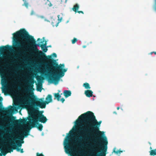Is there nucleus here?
Wrapping results in <instances>:
<instances>
[{
    "mask_svg": "<svg viewBox=\"0 0 156 156\" xmlns=\"http://www.w3.org/2000/svg\"><path fill=\"white\" fill-rule=\"evenodd\" d=\"M43 112L38 110L31 111L28 112L29 115L28 120L30 124L31 128L36 126L34 123L38 124V122L45 123L47 121L48 119L42 114Z\"/></svg>",
    "mask_w": 156,
    "mask_h": 156,
    "instance_id": "obj_3",
    "label": "nucleus"
},
{
    "mask_svg": "<svg viewBox=\"0 0 156 156\" xmlns=\"http://www.w3.org/2000/svg\"><path fill=\"white\" fill-rule=\"evenodd\" d=\"M30 80H33V79H30Z\"/></svg>",
    "mask_w": 156,
    "mask_h": 156,
    "instance_id": "obj_51",
    "label": "nucleus"
},
{
    "mask_svg": "<svg viewBox=\"0 0 156 156\" xmlns=\"http://www.w3.org/2000/svg\"><path fill=\"white\" fill-rule=\"evenodd\" d=\"M69 140H66L65 143V148L66 153L71 154L72 153H76V149L72 145L69 143Z\"/></svg>",
    "mask_w": 156,
    "mask_h": 156,
    "instance_id": "obj_8",
    "label": "nucleus"
},
{
    "mask_svg": "<svg viewBox=\"0 0 156 156\" xmlns=\"http://www.w3.org/2000/svg\"><path fill=\"white\" fill-rule=\"evenodd\" d=\"M63 94L65 97L66 98L71 95V92L70 90H65Z\"/></svg>",
    "mask_w": 156,
    "mask_h": 156,
    "instance_id": "obj_15",
    "label": "nucleus"
},
{
    "mask_svg": "<svg viewBox=\"0 0 156 156\" xmlns=\"http://www.w3.org/2000/svg\"><path fill=\"white\" fill-rule=\"evenodd\" d=\"M77 41V39L76 38H74L73 40H72V42L73 44H74Z\"/></svg>",
    "mask_w": 156,
    "mask_h": 156,
    "instance_id": "obj_28",
    "label": "nucleus"
},
{
    "mask_svg": "<svg viewBox=\"0 0 156 156\" xmlns=\"http://www.w3.org/2000/svg\"><path fill=\"white\" fill-rule=\"evenodd\" d=\"M43 42H44V41H42V42H41V43H42Z\"/></svg>",
    "mask_w": 156,
    "mask_h": 156,
    "instance_id": "obj_54",
    "label": "nucleus"
},
{
    "mask_svg": "<svg viewBox=\"0 0 156 156\" xmlns=\"http://www.w3.org/2000/svg\"><path fill=\"white\" fill-rule=\"evenodd\" d=\"M83 86L86 89H90V88L89 84L87 83H84L83 85Z\"/></svg>",
    "mask_w": 156,
    "mask_h": 156,
    "instance_id": "obj_22",
    "label": "nucleus"
},
{
    "mask_svg": "<svg viewBox=\"0 0 156 156\" xmlns=\"http://www.w3.org/2000/svg\"><path fill=\"white\" fill-rule=\"evenodd\" d=\"M21 101L22 104L23 105H28L30 104H34L37 106H38L41 108H45L46 105L47 104L45 101L42 102L39 100H37L34 102V99L32 98L28 94H23L21 97Z\"/></svg>",
    "mask_w": 156,
    "mask_h": 156,
    "instance_id": "obj_4",
    "label": "nucleus"
},
{
    "mask_svg": "<svg viewBox=\"0 0 156 156\" xmlns=\"http://www.w3.org/2000/svg\"><path fill=\"white\" fill-rule=\"evenodd\" d=\"M3 81H4V82H5V80H3Z\"/></svg>",
    "mask_w": 156,
    "mask_h": 156,
    "instance_id": "obj_47",
    "label": "nucleus"
},
{
    "mask_svg": "<svg viewBox=\"0 0 156 156\" xmlns=\"http://www.w3.org/2000/svg\"><path fill=\"white\" fill-rule=\"evenodd\" d=\"M39 39H40V38H38V39H37V41L39 40Z\"/></svg>",
    "mask_w": 156,
    "mask_h": 156,
    "instance_id": "obj_52",
    "label": "nucleus"
},
{
    "mask_svg": "<svg viewBox=\"0 0 156 156\" xmlns=\"http://www.w3.org/2000/svg\"><path fill=\"white\" fill-rule=\"evenodd\" d=\"M149 144L150 145H151V143H149Z\"/></svg>",
    "mask_w": 156,
    "mask_h": 156,
    "instance_id": "obj_49",
    "label": "nucleus"
},
{
    "mask_svg": "<svg viewBox=\"0 0 156 156\" xmlns=\"http://www.w3.org/2000/svg\"><path fill=\"white\" fill-rule=\"evenodd\" d=\"M113 113L114 114H115L116 115H117V113L116 112H115H115H113Z\"/></svg>",
    "mask_w": 156,
    "mask_h": 156,
    "instance_id": "obj_39",
    "label": "nucleus"
},
{
    "mask_svg": "<svg viewBox=\"0 0 156 156\" xmlns=\"http://www.w3.org/2000/svg\"><path fill=\"white\" fill-rule=\"evenodd\" d=\"M60 100L62 103H63L64 101H65V99L64 98H61Z\"/></svg>",
    "mask_w": 156,
    "mask_h": 156,
    "instance_id": "obj_33",
    "label": "nucleus"
},
{
    "mask_svg": "<svg viewBox=\"0 0 156 156\" xmlns=\"http://www.w3.org/2000/svg\"><path fill=\"white\" fill-rule=\"evenodd\" d=\"M59 15H58V20H59Z\"/></svg>",
    "mask_w": 156,
    "mask_h": 156,
    "instance_id": "obj_45",
    "label": "nucleus"
},
{
    "mask_svg": "<svg viewBox=\"0 0 156 156\" xmlns=\"http://www.w3.org/2000/svg\"><path fill=\"white\" fill-rule=\"evenodd\" d=\"M62 19V18H61L60 20H60V21ZM59 22H57V23H56V25H55V26H56V27H57V26H58V23H59Z\"/></svg>",
    "mask_w": 156,
    "mask_h": 156,
    "instance_id": "obj_35",
    "label": "nucleus"
},
{
    "mask_svg": "<svg viewBox=\"0 0 156 156\" xmlns=\"http://www.w3.org/2000/svg\"><path fill=\"white\" fill-rule=\"evenodd\" d=\"M27 90H25L24 91V92H25V93L27 92Z\"/></svg>",
    "mask_w": 156,
    "mask_h": 156,
    "instance_id": "obj_42",
    "label": "nucleus"
},
{
    "mask_svg": "<svg viewBox=\"0 0 156 156\" xmlns=\"http://www.w3.org/2000/svg\"><path fill=\"white\" fill-rule=\"evenodd\" d=\"M41 90H42V89H41V87H40V88H37V90L38 91H41Z\"/></svg>",
    "mask_w": 156,
    "mask_h": 156,
    "instance_id": "obj_32",
    "label": "nucleus"
},
{
    "mask_svg": "<svg viewBox=\"0 0 156 156\" xmlns=\"http://www.w3.org/2000/svg\"><path fill=\"white\" fill-rule=\"evenodd\" d=\"M79 8V5L76 4L74 5L72 8V9L73 11H74L75 12H77L78 11V10Z\"/></svg>",
    "mask_w": 156,
    "mask_h": 156,
    "instance_id": "obj_19",
    "label": "nucleus"
},
{
    "mask_svg": "<svg viewBox=\"0 0 156 156\" xmlns=\"http://www.w3.org/2000/svg\"><path fill=\"white\" fill-rule=\"evenodd\" d=\"M33 84H32V85H31V86H30L31 87H30V89H33Z\"/></svg>",
    "mask_w": 156,
    "mask_h": 156,
    "instance_id": "obj_37",
    "label": "nucleus"
},
{
    "mask_svg": "<svg viewBox=\"0 0 156 156\" xmlns=\"http://www.w3.org/2000/svg\"><path fill=\"white\" fill-rule=\"evenodd\" d=\"M47 47H51V45H49V46H47Z\"/></svg>",
    "mask_w": 156,
    "mask_h": 156,
    "instance_id": "obj_43",
    "label": "nucleus"
},
{
    "mask_svg": "<svg viewBox=\"0 0 156 156\" xmlns=\"http://www.w3.org/2000/svg\"><path fill=\"white\" fill-rule=\"evenodd\" d=\"M12 50V47L9 45H7L5 46H2L0 47V54H2L4 52L11 51Z\"/></svg>",
    "mask_w": 156,
    "mask_h": 156,
    "instance_id": "obj_11",
    "label": "nucleus"
},
{
    "mask_svg": "<svg viewBox=\"0 0 156 156\" xmlns=\"http://www.w3.org/2000/svg\"><path fill=\"white\" fill-rule=\"evenodd\" d=\"M119 108H120L119 107H117V109L118 110H119Z\"/></svg>",
    "mask_w": 156,
    "mask_h": 156,
    "instance_id": "obj_40",
    "label": "nucleus"
},
{
    "mask_svg": "<svg viewBox=\"0 0 156 156\" xmlns=\"http://www.w3.org/2000/svg\"><path fill=\"white\" fill-rule=\"evenodd\" d=\"M68 139H69L70 138L69 137H68Z\"/></svg>",
    "mask_w": 156,
    "mask_h": 156,
    "instance_id": "obj_53",
    "label": "nucleus"
},
{
    "mask_svg": "<svg viewBox=\"0 0 156 156\" xmlns=\"http://www.w3.org/2000/svg\"><path fill=\"white\" fill-rule=\"evenodd\" d=\"M154 53L155 54H156V52H154Z\"/></svg>",
    "mask_w": 156,
    "mask_h": 156,
    "instance_id": "obj_46",
    "label": "nucleus"
},
{
    "mask_svg": "<svg viewBox=\"0 0 156 156\" xmlns=\"http://www.w3.org/2000/svg\"><path fill=\"white\" fill-rule=\"evenodd\" d=\"M2 91H3V92H4V91H3V90H2Z\"/></svg>",
    "mask_w": 156,
    "mask_h": 156,
    "instance_id": "obj_57",
    "label": "nucleus"
},
{
    "mask_svg": "<svg viewBox=\"0 0 156 156\" xmlns=\"http://www.w3.org/2000/svg\"><path fill=\"white\" fill-rule=\"evenodd\" d=\"M150 155L151 156H155L156 155V149L151 150L150 151Z\"/></svg>",
    "mask_w": 156,
    "mask_h": 156,
    "instance_id": "obj_21",
    "label": "nucleus"
},
{
    "mask_svg": "<svg viewBox=\"0 0 156 156\" xmlns=\"http://www.w3.org/2000/svg\"><path fill=\"white\" fill-rule=\"evenodd\" d=\"M20 139L21 140L20 142L19 141L17 142L16 143V146L17 147H20L22 146V144H23L24 143V141H23V136L22 135H20Z\"/></svg>",
    "mask_w": 156,
    "mask_h": 156,
    "instance_id": "obj_13",
    "label": "nucleus"
},
{
    "mask_svg": "<svg viewBox=\"0 0 156 156\" xmlns=\"http://www.w3.org/2000/svg\"><path fill=\"white\" fill-rule=\"evenodd\" d=\"M46 101L45 102L47 104H48L49 103L51 102L52 101V96L51 95H48L46 98Z\"/></svg>",
    "mask_w": 156,
    "mask_h": 156,
    "instance_id": "obj_16",
    "label": "nucleus"
},
{
    "mask_svg": "<svg viewBox=\"0 0 156 156\" xmlns=\"http://www.w3.org/2000/svg\"><path fill=\"white\" fill-rule=\"evenodd\" d=\"M14 134L13 133H12V135H11L9 136V137L11 138L12 139V141H16L17 139H19V138H17L15 137L14 135Z\"/></svg>",
    "mask_w": 156,
    "mask_h": 156,
    "instance_id": "obj_23",
    "label": "nucleus"
},
{
    "mask_svg": "<svg viewBox=\"0 0 156 156\" xmlns=\"http://www.w3.org/2000/svg\"><path fill=\"white\" fill-rule=\"evenodd\" d=\"M20 114H21V112H20Z\"/></svg>",
    "mask_w": 156,
    "mask_h": 156,
    "instance_id": "obj_58",
    "label": "nucleus"
},
{
    "mask_svg": "<svg viewBox=\"0 0 156 156\" xmlns=\"http://www.w3.org/2000/svg\"><path fill=\"white\" fill-rule=\"evenodd\" d=\"M30 40L32 41L33 46L32 47V50L35 53V55L39 58H41V57H44V58L45 60V57H47L45 56V54L42 51L39 50L37 48V47L38 46H44L46 47L47 42L45 41L44 44H36V41L33 36L31 37Z\"/></svg>",
    "mask_w": 156,
    "mask_h": 156,
    "instance_id": "obj_5",
    "label": "nucleus"
},
{
    "mask_svg": "<svg viewBox=\"0 0 156 156\" xmlns=\"http://www.w3.org/2000/svg\"><path fill=\"white\" fill-rule=\"evenodd\" d=\"M38 77H40V76H38Z\"/></svg>",
    "mask_w": 156,
    "mask_h": 156,
    "instance_id": "obj_55",
    "label": "nucleus"
},
{
    "mask_svg": "<svg viewBox=\"0 0 156 156\" xmlns=\"http://www.w3.org/2000/svg\"><path fill=\"white\" fill-rule=\"evenodd\" d=\"M13 40L14 41V46L19 51V53H24V52L22 50L24 49L25 45L23 41H22L21 42L19 41V38L25 40L26 42L29 43L30 48L32 50L33 44L30 39L31 37L32 36L29 35L25 29H21L19 31L13 33Z\"/></svg>",
    "mask_w": 156,
    "mask_h": 156,
    "instance_id": "obj_2",
    "label": "nucleus"
},
{
    "mask_svg": "<svg viewBox=\"0 0 156 156\" xmlns=\"http://www.w3.org/2000/svg\"><path fill=\"white\" fill-rule=\"evenodd\" d=\"M84 94L87 97L90 98L93 96V92L91 90H88L85 91Z\"/></svg>",
    "mask_w": 156,
    "mask_h": 156,
    "instance_id": "obj_12",
    "label": "nucleus"
},
{
    "mask_svg": "<svg viewBox=\"0 0 156 156\" xmlns=\"http://www.w3.org/2000/svg\"><path fill=\"white\" fill-rule=\"evenodd\" d=\"M45 60L48 61L51 65L50 68L52 71H60L62 68L64 67V64H60L58 65L55 60L52 59L51 55H48L45 57Z\"/></svg>",
    "mask_w": 156,
    "mask_h": 156,
    "instance_id": "obj_7",
    "label": "nucleus"
},
{
    "mask_svg": "<svg viewBox=\"0 0 156 156\" xmlns=\"http://www.w3.org/2000/svg\"><path fill=\"white\" fill-rule=\"evenodd\" d=\"M10 111V110L5 108H4L2 107V104L1 102H0V112H2L3 113H7Z\"/></svg>",
    "mask_w": 156,
    "mask_h": 156,
    "instance_id": "obj_14",
    "label": "nucleus"
},
{
    "mask_svg": "<svg viewBox=\"0 0 156 156\" xmlns=\"http://www.w3.org/2000/svg\"><path fill=\"white\" fill-rule=\"evenodd\" d=\"M12 140H10L9 144L7 145L8 150L9 152H12L14 150H16V146L14 142H12Z\"/></svg>",
    "mask_w": 156,
    "mask_h": 156,
    "instance_id": "obj_10",
    "label": "nucleus"
},
{
    "mask_svg": "<svg viewBox=\"0 0 156 156\" xmlns=\"http://www.w3.org/2000/svg\"><path fill=\"white\" fill-rule=\"evenodd\" d=\"M150 149L151 150H152V148L151 147H150Z\"/></svg>",
    "mask_w": 156,
    "mask_h": 156,
    "instance_id": "obj_41",
    "label": "nucleus"
},
{
    "mask_svg": "<svg viewBox=\"0 0 156 156\" xmlns=\"http://www.w3.org/2000/svg\"><path fill=\"white\" fill-rule=\"evenodd\" d=\"M26 121L25 120L20 119L19 120H16L14 121V123L15 125H18L20 124L23 123Z\"/></svg>",
    "mask_w": 156,
    "mask_h": 156,
    "instance_id": "obj_17",
    "label": "nucleus"
},
{
    "mask_svg": "<svg viewBox=\"0 0 156 156\" xmlns=\"http://www.w3.org/2000/svg\"><path fill=\"white\" fill-rule=\"evenodd\" d=\"M36 156H44L42 154H40L38 153H37L36 154Z\"/></svg>",
    "mask_w": 156,
    "mask_h": 156,
    "instance_id": "obj_30",
    "label": "nucleus"
},
{
    "mask_svg": "<svg viewBox=\"0 0 156 156\" xmlns=\"http://www.w3.org/2000/svg\"><path fill=\"white\" fill-rule=\"evenodd\" d=\"M86 47V45H83V48H85Z\"/></svg>",
    "mask_w": 156,
    "mask_h": 156,
    "instance_id": "obj_38",
    "label": "nucleus"
},
{
    "mask_svg": "<svg viewBox=\"0 0 156 156\" xmlns=\"http://www.w3.org/2000/svg\"><path fill=\"white\" fill-rule=\"evenodd\" d=\"M42 50H43L44 52H46L48 50V49L47 48V47H44V46H40Z\"/></svg>",
    "mask_w": 156,
    "mask_h": 156,
    "instance_id": "obj_24",
    "label": "nucleus"
},
{
    "mask_svg": "<svg viewBox=\"0 0 156 156\" xmlns=\"http://www.w3.org/2000/svg\"><path fill=\"white\" fill-rule=\"evenodd\" d=\"M0 127L2 128H3L2 126L1 125H0Z\"/></svg>",
    "mask_w": 156,
    "mask_h": 156,
    "instance_id": "obj_44",
    "label": "nucleus"
},
{
    "mask_svg": "<svg viewBox=\"0 0 156 156\" xmlns=\"http://www.w3.org/2000/svg\"><path fill=\"white\" fill-rule=\"evenodd\" d=\"M52 56L54 57H57V55L55 53H53L52 54Z\"/></svg>",
    "mask_w": 156,
    "mask_h": 156,
    "instance_id": "obj_31",
    "label": "nucleus"
},
{
    "mask_svg": "<svg viewBox=\"0 0 156 156\" xmlns=\"http://www.w3.org/2000/svg\"><path fill=\"white\" fill-rule=\"evenodd\" d=\"M34 123V124L35 125H36V126L34 127H37L39 130H40V131H42V128H43V126L42 124H39V123H38V124H37L35 123Z\"/></svg>",
    "mask_w": 156,
    "mask_h": 156,
    "instance_id": "obj_18",
    "label": "nucleus"
},
{
    "mask_svg": "<svg viewBox=\"0 0 156 156\" xmlns=\"http://www.w3.org/2000/svg\"><path fill=\"white\" fill-rule=\"evenodd\" d=\"M115 149H116L115 148H114V150H113V152L115 153V154H118L119 153H120L121 152H122V151H120L118 150L117 151H115Z\"/></svg>",
    "mask_w": 156,
    "mask_h": 156,
    "instance_id": "obj_27",
    "label": "nucleus"
},
{
    "mask_svg": "<svg viewBox=\"0 0 156 156\" xmlns=\"http://www.w3.org/2000/svg\"><path fill=\"white\" fill-rule=\"evenodd\" d=\"M16 151L18 152L20 151L21 153H23V149L19 148L18 147H16Z\"/></svg>",
    "mask_w": 156,
    "mask_h": 156,
    "instance_id": "obj_25",
    "label": "nucleus"
},
{
    "mask_svg": "<svg viewBox=\"0 0 156 156\" xmlns=\"http://www.w3.org/2000/svg\"><path fill=\"white\" fill-rule=\"evenodd\" d=\"M82 122L85 124L84 127L80 129L81 130L80 132L81 136H79L76 142L78 144L83 141H87L91 139L95 136L96 139L94 141L95 144L92 146V150L93 151L98 152L101 150L102 153H100L98 156H105V152L107 149L108 142L106 136L103 138L101 136L103 132L100 131L99 127L100 126L102 121L98 122L96 119L94 113L90 111H87L80 115L75 122L76 127L81 126Z\"/></svg>",
    "mask_w": 156,
    "mask_h": 156,
    "instance_id": "obj_1",
    "label": "nucleus"
},
{
    "mask_svg": "<svg viewBox=\"0 0 156 156\" xmlns=\"http://www.w3.org/2000/svg\"><path fill=\"white\" fill-rule=\"evenodd\" d=\"M6 154V153H5V154H3V155H5Z\"/></svg>",
    "mask_w": 156,
    "mask_h": 156,
    "instance_id": "obj_48",
    "label": "nucleus"
},
{
    "mask_svg": "<svg viewBox=\"0 0 156 156\" xmlns=\"http://www.w3.org/2000/svg\"><path fill=\"white\" fill-rule=\"evenodd\" d=\"M10 65L9 63L5 60V64L2 66H0V75L2 77L4 73L5 70L7 68L10 66Z\"/></svg>",
    "mask_w": 156,
    "mask_h": 156,
    "instance_id": "obj_9",
    "label": "nucleus"
},
{
    "mask_svg": "<svg viewBox=\"0 0 156 156\" xmlns=\"http://www.w3.org/2000/svg\"><path fill=\"white\" fill-rule=\"evenodd\" d=\"M52 71L51 75L49 76V80L51 82H55L56 83L58 82L60 77L64 76V73L67 71V69L62 68L60 71Z\"/></svg>",
    "mask_w": 156,
    "mask_h": 156,
    "instance_id": "obj_6",
    "label": "nucleus"
},
{
    "mask_svg": "<svg viewBox=\"0 0 156 156\" xmlns=\"http://www.w3.org/2000/svg\"><path fill=\"white\" fill-rule=\"evenodd\" d=\"M77 12L79 13H82L83 14L84 13L82 11H78Z\"/></svg>",
    "mask_w": 156,
    "mask_h": 156,
    "instance_id": "obj_34",
    "label": "nucleus"
},
{
    "mask_svg": "<svg viewBox=\"0 0 156 156\" xmlns=\"http://www.w3.org/2000/svg\"><path fill=\"white\" fill-rule=\"evenodd\" d=\"M3 98L1 97H0V101H2V100Z\"/></svg>",
    "mask_w": 156,
    "mask_h": 156,
    "instance_id": "obj_36",
    "label": "nucleus"
},
{
    "mask_svg": "<svg viewBox=\"0 0 156 156\" xmlns=\"http://www.w3.org/2000/svg\"><path fill=\"white\" fill-rule=\"evenodd\" d=\"M29 135V131H26L24 132L23 133V135L25 137H26L27 136Z\"/></svg>",
    "mask_w": 156,
    "mask_h": 156,
    "instance_id": "obj_26",
    "label": "nucleus"
},
{
    "mask_svg": "<svg viewBox=\"0 0 156 156\" xmlns=\"http://www.w3.org/2000/svg\"><path fill=\"white\" fill-rule=\"evenodd\" d=\"M55 99H56L58 101H59L60 100V98H61V96L58 93H55L54 94Z\"/></svg>",
    "mask_w": 156,
    "mask_h": 156,
    "instance_id": "obj_20",
    "label": "nucleus"
},
{
    "mask_svg": "<svg viewBox=\"0 0 156 156\" xmlns=\"http://www.w3.org/2000/svg\"><path fill=\"white\" fill-rule=\"evenodd\" d=\"M36 78H37V80H38L37 77H36Z\"/></svg>",
    "mask_w": 156,
    "mask_h": 156,
    "instance_id": "obj_56",
    "label": "nucleus"
},
{
    "mask_svg": "<svg viewBox=\"0 0 156 156\" xmlns=\"http://www.w3.org/2000/svg\"><path fill=\"white\" fill-rule=\"evenodd\" d=\"M9 107H10V108H12V106H10Z\"/></svg>",
    "mask_w": 156,
    "mask_h": 156,
    "instance_id": "obj_50",
    "label": "nucleus"
},
{
    "mask_svg": "<svg viewBox=\"0 0 156 156\" xmlns=\"http://www.w3.org/2000/svg\"><path fill=\"white\" fill-rule=\"evenodd\" d=\"M23 1H24V3L23 5L25 6L27 8L28 7V4L27 2H26L25 1V0H23Z\"/></svg>",
    "mask_w": 156,
    "mask_h": 156,
    "instance_id": "obj_29",
    "label": "nucleus"
}]
</instances>
